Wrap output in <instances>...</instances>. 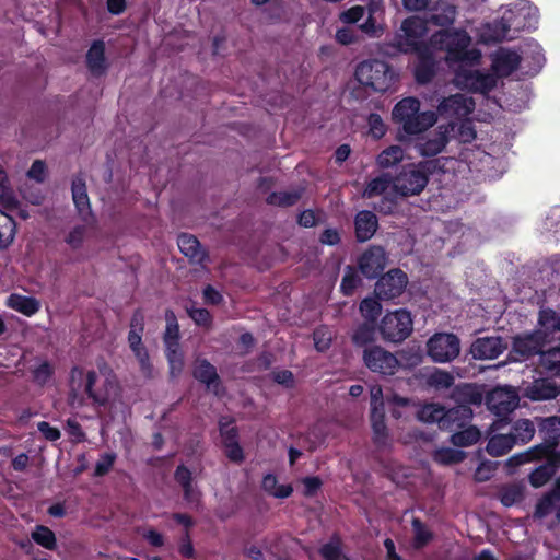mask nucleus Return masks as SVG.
<instances>
[{
  "label": "nucleus",
  "instance_id": "obj_44",
  "mask_svg": "<svg viewBox=\"0 0 560 560\" xmlns=\"http://www.w3.org/2000/svg\"><path fill=\"white\" fill-rule=\"evenodd\" d=\"M360 30L370 37H381L386 26L380 16L368 15V19L359 26Z\"/></svg>",
  "mask_w": 560,
  "mask_h": 560
},
{
  "label": "nucleus",
  "instance_id": "obj_13",
  "mask_svg": "<svg viewBox=\"0 0 560 560\" xmlns=\"http://www.w3.org/2000/svg\"><path fill=\"white\" fill-rule=\"evenodd\" d=\"M164 342L171 375L175 377L183 371L184 358L178 343V325L173 313H166Z\"/></svg>",
  "mask_w": 560,
  "mask_h": 560
},
{
  "label": "nucleus",
  "instance_id": "obj_32",
  "mask_svg": "<svg viewBox=\"0 0 560 560\" xmlns=\"http://www.w3.org/2000/svg\"><path fill=\"white\" fill-rule=\"evenodd\" d=\"M515 440L511 434H494L490 438L487 452L492 456H502L514 446Z\"/></svg>",
  "mask_w": 560,
  "mask_h": 560
},
{
  "label": "nucleus",
  "instance_id": "obj_62",
  "mask_svg": "<svg viewBox=\"0 0 560 560\" xmlns=\"http://www.w3.org/2000/svg\"><path fill=\"white\" fill-rule=\"evenodd\" d=\"M27 176L36 182H43L46 177V165L44 162L35 161L27 172Z\"/></svg>",
  "mask_w": 560,
  "mask_h": 560
},
{
  "label": "nucleus",
  "instance_id": "obj_34",
  "mask_svg": "<svg viewBox=\"0 0 560 560\" xmlns=\"http://www.w3.org/2000/svg\"><path fill=\"white\" fill-rule=\"evenodd\" d=\"M83 223L77 224L73 228L69 230L65 237V242L71 247V248H79L84 240L88 236L89 229L94 223V218L90 217V221L86 222V220H82Z\"/></svg>",
  "mask_w": 560,
  "mask_h": 560
},
{
  "label": "nucleus",
  "instance_id": "obj_30",
  "mask_svg": "<svg viewBox=\"0 0 560 560\" xmlns=\"http://www.w3.org/2000/svg\"><path fill=\"white\" fill-rule=\"evenodd\" d=\"M178 248L179 250L195 262H201L205 258V253L198 242V240L189 234H182L178 236Z\"/></svg>",
  "mask_w": 560,
  "mask_h": 560
},
{
  "label": "nucleus",
  "instance_id": "obj_37",
  "mask_svg": "<svg viewBox=\"0 0 560 560\" xmlns=\"http://www.w3.org/2000/svg\"><path fill=\"white\" fill-rule=\"evenodd\" d=\"M462 429L463 430L455 432L451 438V442L455 446L467 447L479 441L481 433L476 427L470 425Z\"/></svg>",
  "mask_w": 560,
  "mask_h": 560
},
{
  "label": "nucleus",
  "instance_id": "obj_50",
  "mask_svg": "<svg viewBox=\"0 0 560 560\" xmlns=\"http://www.w3.org/2000/svg\"><path fill=\"white\" fill-rule=\"evenodd\" d=\"M453 381V376L442 370H434L428 377V384L435 388H448Z\"/></svg>",
  "mask_w": 560,
  "mask_h": 560
},
{
  "label": "nucleus",
  "instance_id": "obj_48",
  "mask_svg": "<svg viewBox=\"0 0 560 560\" xmlns=\"http://www.w3.org/2000/svg\"><path fill=\"white\" fill-rule=\"evenodd\" d=\"M523 498V488L517 485H511L502 488L500 492V500L503 505L511 506Z\"/></svg>",
  "mask_w": 560,
  "mask_h": 560
},
{
  "label": "nucleus",
  "instance_id": "obj_38",
  "mask_svg": "<svg viewBox=\"0 0 560 560\" xmlns=\"http://www.w3.org/2000/svg\"><path fill=\"white\" fill-rule=\"evenodd\" d=\"M371 422L374 434V441L383 445L387 441V428L385 424V412L381 411H371Z\"/></svg>",
  "mask_w": 560,
  "mask_h": 560
},
{
  "label": "nucleus",
  "instance_id": "obj_22",
  "mask_svg": "<svg viewBox=\"0 0 560 560\" xmlns=\"http://www.w3.org/2000/svg\"><path fill=\"white\" fill-rule=\"evenodd\" d=\"M72 198L77 207L79 214L82 220L90 221V217H93L90 207V199L86 192V186L81 177H77L72 182Z\"/></svg>",
  "mask_w": 560,
  "mask_h": 560
},
{
  "label": "nucleus",
  "instance_id": "obj_10",
  "mask_svg": "<svg viewBox=\"0 0 560 560\" xmlns=\"http://www.w3.org/2000/svg\"><path fill=\"white\" fill-rule=\"evenodd\" d=\"M413 330V319L407 310H396L387 313L380 325V331L385 340L401 342Z\"/></svg>",
  "mask_w": 560,
  "mask_h": 560
},
{
  "label": "nucleus",
  "instance_id": "obj_45",
  "mask_svg": "<svg viewBox=\"0 0 560 560\" xmlns=\"http://www.w3.org/2000/svg\"><path fill=\"white\" fill-rule=\"evenodd\" d=\"M0 203L7 208H14L16 199L9 186L7 173L0 167Z\"/></svg>",
  "mask_w": 560,
  "mask_h": 560
},
{
  "label": "nucleus",
  "instance_id": "obj_4",
  "mask_svg": "<svg viewBox=\"0 0 560 560\" xmlns=\"http://www.w3.org/2000/svg\"><path fill=\"white\" fill-rule=\"evenodd\" d=\"M84 386V392L95 406H108L118 396V384L115 377L105 371L83 373L79 369L71 371L69 404L72 408L83 405L78 390Z\"/></svg>",
  "mask_w": 560,
  "mask_h": 560
},
{
  "label": "nucleus",
  "instance_id": "obj_51",
  "mask_svg": "<svg viewBox=\"0 0 560 560\" xmlns=\"http://www.w3.org/2000/svg\"><path fill=\"white\" fill-rule=\"evenodd\" d=\"M314 346L318 351H325L329 348L332 340V332L327 327H319L314 331Z\"/></svg>",
  "mask_w": 560,
  "mask_h": 560
},
{
  "label": "nucleus",
  "instance_id": "obj_31",
  "mask_svg": "<svg viewBox=\"0 0 560 560\" xmlns=\"http://www.w3.org/2000/svg\"><path fill=\"white\" fill-rule=\"evenodd\" d=\"M262 489L271 497L285 499L291 495L293 488L289 483H280L278 478L268 474L262 479Z\"/></svg>",
  "mask_w": 560,
  "mask_h": 560
},
{
  "label": "nucleus",
  "instance_id": "obj_61",
  "mask_svg": "<svg viewBox=\"0 0 560 560\" xmlns=\"http://www.w3.org/2000/svg\"><path fill=\"white\" fill-rule=\"evenodd\" d=\"M371 411L384 410L383 389L380 385H374L370 389Z\"/></svg>",
  "mask_w": 560,
  "mask_h": 560
},
{
  "label": "nucleus",
  "instance_id": "obj_14",
  "mask_svg": "<svg viewBox=\"0 0 560 560\" xmlns=\"http://www.w3.org/2000/svg\"><path fill=\"white\" fill-rule=\"evenodd\" d=\"M376 196H383L384 198L381 210L389 212L392 206L387 205V202L392 203L394 199L398 197L396 180H394L390 175L382 174L368 183L363 190V197L373 198Z\"/></svg>",
  "mask_w": 560,
  "mask_h": 560
},
{
  "label": "nucleus",
  "instance_id": "obj_29",
  "mask_svg": "<svg viewBox=\"0 0 560 560\" xmlns=\"http://www.w3.org/2000/svg\"><path fill=\"white\" fill-rule=\"evenodd\" d=\"M89 69L95 74H102L106 69L105 44L96 40L90 47L86 54Z\"/></svg>",
  "mask_w": 560,
  "mask_h": 560
},
{
  "label": "nucleus",
  "instance_id": "obj_12",
  "mask_svg": "<svg viewBox=\"0 0 560 560\" xmlns=\"http://www.w3.org/2000/svg\"><path fill=\"white\" fill-rule=\"evenodd\" d=\"M362 359L370 371L382 375H394L400 366L394 353L376 345L366 347Z\"/></svg>",
  "mask_w": 560,
  "mask_h": 560
},
{
  "label": "nucleus",
  "instance_id": "obj_26",
  "mask_svg": "<svg viewBox=\"0 0 560 560\" xmlns=\"http://www.w3.org/2000/svg\"><path fill=\"white\" fill-rule=\"evenodd\" d=\"M553 511L556 512L557 518L560 520V480L558 481L556 489L538 502L535 510V516L542 518Z\"/></svg>",
  "mask_w": 560,
  "mask_h": 560
},
{
  "label": "nucleus",
  "instance_id": "obj_27",
  "mask_svg": "<svg viewBox=\"0 0 560 560\" xmlns=\"http://www.w3.org/2000/svg\"><path fill=\"white\" fill-rule=\"evenodd\" d=\"M526 397L532 400H545L555 398L558 395V388L546 380H537L524 389Z\"/></svg>",
  "mask_w": 560,
  "mask_h": 560
},
{
  "label": "nucleus",
  "instance_id": "obj_11",
  "mask_svg": "<svg viewBox=\"0 0 560 560\" xmlns=\"http://www.w3.org/2000/svg\"><path fill=\"white\" fill-rule=\"evenodd\" d=\"M460 352L458 337L451 332H438L427 341V354L433 362L448 363L455 360Z\"/></svg>",
  "mask_w": 560,
  "mask_h": 560
},
{
  "label": "nucleus",
  "instance_id": "obj_28",
  "mask_svg": "<svg viewBox=\"0 0 560 560\" xmlns=\"http://www.w3.org/2000/svg\"><path fill=\"white\" fill-rule=\"evenodd\" d=\"M195 377L205 383L207 387L213 390L215 394L218 393V374L213 365H211L206 360H197L194 369Z\"/></svg>",
  "mask_w": 560,
  "mask_h": 560
},
{
  "label": "nucleus",
  "instance_id": "obj_47",
  "mask_svg": "<svg viewBox=\"0 0 560 560\" xmlns=\"http://www.w3.org/2000/svg\"><path fill=\"white\" fill-rule=\"evenodd\" d=\"M225 434L224 443H225V452L228 457L231 460L240 462L243 458V452L240 445L235 442V433L234 429L228 430L226 432H222Z\"/></svg>",
  "mask_w": 560,
  "mask_h": 560
},
{
  "label": "nucleus",
  "instance_id": "obj_40",
  "mask_svg": "<svg viewBox=\"0 0 560 560\" xmlns=\"http://www.w3.org/2000/svg\"><path fill=\"white\" fill-rule=\"evenodd\" d=\"M535 434V427L532 421L527 419L518 420L513 425L512 438L515 443H526L532 440Z\"/></svg>",
  "mask_w": 560,
  "mask_h": 560
},
{
  "label": "nucleus",
  "instance_id": "obj_24",
  "mask_svg": "<svg viewBox=\"0 0 560 560\" xmlns=\"http://www.w3.org/2000/svg\"><path fill=\"white\" fill-rule=\"evenodd\" d=\"M472 417V411L469 407L460 405L453 409L445 411L443 429L455 430L464 428Z\"/></svg>",
  "mask_w": 560,
  "mask_h": 560
},
{
  "label": "nucleus",
  "instance_id": "obj_9",
  "mask_svg": "<svg viewBox=\"0 0 560 560\" xmlns=\"http://www.w3.org/2000/svg\"><path fill=\"white\" fill-rule=\"evenodd\" d=\"M448 160H434L410 165L395 180L398 196L417 195L425 187L428 183L427 172L436 168H443ZM452 162V160H450Z\"/></svg>",
  "mask_w": 560,
  "mask_h": 560
},
{
  "label": "nucleus",
  "instance_id": "obj_54",
  "mask_svg": "<svg viewBox=\"0 0 560 560\" xmlns=\"http://www.w3.org/2000/svg\"><path fill=\"white\" fill-rule=\"evenodd\" d=\"M412 530H413V534H415V546L418 547V548H420V547L424 546L425 544H428L431 540V538H432L431 533L418 520H413V522H412Z\"/></svg>",
  "mask_w": 560,
  "mask_h": 560
},
{
  "label": "nucleus",
  "instance_id": "obj_20",
  "mask_svg": "<svg viewBox=\"0 0 560 560\" xmlns=\"http://www.w3.org/2000/svg\"><path fill=\"white\" fill-rule=\"evenodd\" d=\"M448 131L450 126H439L434 133L418 141L417 149L419 153L423 156L439 154L447 143Z\"/></svg>",
  "mask_w": 560,
  "mask_h": 560
},
{
  "label": "nucleus",
  "instance_id": "obj_63",
  "mask_svg": "<svg viewBox=\"0 0 560 560\" xmlns=\"http://www.w3.org/2000/svg\"><path fill=\"white\" fill-rule=\"evenodd\" d=\"M322 481L318 477H306L302 480V492L304 495L311 497L320 488Z\"/></svg>",
  "mask_w": 560,
  "mask_h": 560
},
{
  "label": "nucleus",
  "instance_id": "obj_6",
  "mask_svg": "<svg viewBox=\"0 0 560 560\" xmlns=\"http://www.w3.org/2000/svg\"><path fill=\"white\" fill-rule=\"evenodd\" d=\"M392 118L406 135H419L435 125L438 114L433 110L420 112L419 100L405 97L394 106Z\"/></svg>",
  "mask_w": 560,
  "mask_h": 560
},
{
  "label": "nucleus",
  "instance_id": "obj_59",
  "mask_svg": "<svg viewBox=\"0 0 560 560\" xmlns=\"http://www.w3.org/2000/svg\"><path fill=\"white\" fill-rule=\"evenodd\" d=\"M52 374V368L47 362H40L34 370L33 375L34 380L38 384H45L50 378Z\"/></svg>",
  "mask_w": 560,
  "mask_h": 560
},
{
  "label": "nucleus",
  "instance_id": "obj_36",
  "mask_svg": "<svg viewBox=\"0 0 560 560\" xmlns=\"http://www.w3.org/2000/svg\"><path fill=\"white\" fill-rule=\"evenodd\" d=\"M417 417L422 422H438L440 427L443 429L445 410L442 406L438 404H427L418 410Z\"/></svg>",
  "mask_w": 560,
  "mask_h": 560
},
{
  "label": "nucleus",
  "instance_id": "obj_53",
  "mask_svg": "<svg viewBox=\"0 0 560 560\" xmlns=\"http://www.w3.org/2000/svg\"><path fill=\"white\" fill-rule=\"evenodd\" d=\"M366 10L362 5H354L339 14V20L345 24H354L363 19Z\"/></svg>",
  "mask_w": 560,
  "mask_h": 560
},
{
  "label": "nucleus",
  "instance_id": "obj_23",
  "mask_svg": "<svg viewBox=\"0 0 560 560\" xmlns=\"http://www.w3.org/2000/svg\"><path fill=\"white\" fill-rule=\"evenodd\" d=\"M355 234L360 242L370 240L376 229L377 219L376 215L371 211H361L355 217Z\"/></svg>",
  "mask_w": 560,
  "mask_h": 560
},
{
  "label": "nucleus",
  "instance_id": "obj_17",
  "mask_svg": "<svg viewBox=\"0 0 560 560\" xmlns=\"http://www.w3.org/2000/svg\"><path fill=\"white\" fill-rule=\"evenodd\" d=\"M407 283V275L399 269H393L376 282L375 292L381 299H393L404 292Z\"/></svg>",
  "mask_w": 560,
  "mask_h": 560
},
{
  "label": "nucleus",
  "instance_id": "obj_7",
  "mask_svg": "<svg viewBox=\"0 0 560 560\" xmlns=\"http://www.w3.org/2000/svg\"><path fill=\"white\" fill-rule=\"evenodd\" d=\"M355 78L360 84L376 92H386L396 80L390 66L377 59L359 63L355 69Z\"/></svg>",
  "mask_w": 560,
  "mask_h": 560
},
{
  "label": "nucleus",
  "instance_id": "obj_21",
  "mask_svg": "<svg viewBox=\"0 0 560 560\" xmlns=\"http://www.w3.org/2000/svg\"><path fill=\"white\" fill-rule=\"evenodd\" d=\"M5 305L27 317L35 315L42 306L37 299L19 293H11L5 300Z\"/></svg>",
  "mask_w": 560,
  "mask_h": 560
},
{
  "label": "nucleus",
  "instance_id": "obj_15",
  "mask_svg": "<svg viewBox=\"0 0 560 560\" xmlns=\"http://www.w3.org/2000/svg\"><path fill=\"white\" fill-rule=\"evenodd\" d=\"M518 405V395L513 387L499 386L487 396V406L495 415L513 411Z\"/></svg>",
  "mask_w": 560,
  "mask_h": 560
},
{
  "label": "nucleus",
  "instance_id": "obj_57",
  "mask_svg": "<svg viewBox=\"0 0 560 560\" xmlns=\"http://www.w3.org/2000/svg\"><path fill=\"white\" fill-rule=\"evenodd\" d=\"M358 34L350 27H341L336 31L335 39L341 45H351L358 42Z\"/></svg>",
  "mask_w": 560,
  "mask_h": 560
},
{
  "label": "nucleus",
  "instance_id": "obj_2",
  "mask_svg": "<svg viewBox=\"0 0 560 560\" xmlns=\"http://www.w3.org/2000/svg\"><path fill=\"white\" fill-rule=\"evenodd\" d=\"M454 31L438 32L430 37L429 42H425L427 22L418 16H411L402 21L390 46L399 52L417 54L418 63L415 68V77L419 83H427L438 70L439 62L434 57V51L441 50L446 54L442 43H433V38L439 34H452ZM444 58L446 59V56Z\"/></svg>",
  "mask_w": 560,
  "mask_h": 560
},
{
  "label": "nucleus",
  "instance_id": "obj_19",
  "mask_svg": "<svg viewBox=\"0 0 560 560\" xmlns=\"http://www.w3.org/2000/svg\"><path fill=\"white\" fill-rule=\"evenodd\" d=\"M386 265V255L382 247L369 248L360 258L359 267L366 278H375Z\"/></svg>",
  "mask_w": 560,
  "mask_h": 560
},
{
  "label": "nucleus",
  "instance_id": "obj_33",
  "mask_svg": "<svg viewBox=\"0 0 560 560\" xmlns=\"http://www.w3.org/2000/svg\"><path fill=\"white\" fill-rule=\"evenodd\" d=\"M128 342L130 349L138 359L142 371L148 373L150 371L149 355L147 350L142 346L140 332L131 329L128 335Z\"/></svg>",
  "mask_w": 560,
  "mask_h": 560
},
{
  "label": "nucleus",
  "instance_id": "obj_64",
  "mask_svg": "<svg viewBox=\"0 0 560 560\" xmlns=\"http://www.w3.org/2000/svg\"><path fill=\"white\" fill-rule=\"evenodd\" d=\"M141 536L153 547H162L165 541L163 534L153 528L144 529Z\"/></svg>",
  "mask_w": 560,
  "mask_h": 560
},
{
  "label": "nucleus",
  "instance_id": "obj_49",
  "mask_svg": "<svg viewBox=\"0 0 560 560\" xmlns=\"http://www.w3.org/2000/svg\"><path fill=\"white\" fill-rule=\"evenodd\" d=\"M300 192L298 191H279L271 194L267 201L276 206H291L298 201Z\"/></svg>",
  "mask_w": 560,
  "mask_h": 560
},
{
  "label": "nucleus",
  "instance_id": "obj_16",
  "mask_svg": "<svg viewBox=\"0 0 560 560\" xmlns=\"http://www.w3.org/2000/svg\"><path fill=\"white\" fill-rule=\"evenodd\" d=\"M474 107L472 97L458 93L443 98L439 104L438 112L447 118L460 119L471 114Z\"/></svg>",
  "mask_w": 560,
  "mask_h": 560
},
{
  "label": "nucleus",
  "instance_id": "obj_1",
  "mask_svg": "<svg viewBox=\"0 0 560 560\" xmlns=\"http://www.w3.org/2000/svg\"><path fill=\"white\" fill-rule=\"evenodd\" d=\"M433 43H442L446 50V63L454 73L453 84L483 95L495 89L500 80L515 71L521 62L516 51L500 48L491 55L492 73L472 70L481 60V51L471 46V37L464 30L439 34Z\"/></svg>",
  "mask_w": 560,
  "mask_h": 560
},
{
  "label": "nucleus",
  "instance_id": "obj_52",
  "mask_svg": "<svg viewBox=\"0 0 560 560\" xmlns=\"http://www.w3.org/2000/svg\"><path fill=\"white\" fill-rule=\"evenodd\" d=\"M374 327L373 323L364 324L360 326L353 334V342L359 346H364L374 339Z\"/></svg>",
  "mask_w": 560,
  "mask_h": 560
},
{
  "label": "nucleus",
  "instance_id": "obj_56",
  "mask_svg": "<svg viewBox=\"0 0 560 560\" xmlns=\"http://www.w3.org/2000/svg\"><path fill=\"white\" fill-rule=\"evenodd\" d=\"M369 132L375 139L382 138L386 133V125L377 114H371L369 119Z\"/></svg>",
  "mask_w": 560,
  "mask_h": 560
},
{
  "label": "nucleus",
  "instance_id": "obj_39",
  "mask_svg": "<svg viewBox=\"0 0 560 560\" xmlns=\"http://www.w3.org/2000/svg\"><path fill=\"white\" fill-rule=\"evenodd\" d=\"M175 478L182 485L186 500L191 503L197 502L198 492L191 486L190 471L187 468L180 466L177 468V470L175 472Z\"/></svg>",
  "mask_w": 560,
  "mask_h": 560
},
{
  "label": "nucleus",
  "instance_id": "obj_60",
  "mask_svg": "<svg viewBox=\"0 0 560 560\" xmlns=\"http://www.w3.org/2000/svg\"><path fill=\"white\" fill-rule=\"evenodd\" d=\"M115 462V454L113 453H105L101 456V458L97 460L95 466V475L103 476L109 471L113 464Z\"/></svg>",
  "mask_w": 560,
  "mask_h": 560
},
{
  "label": "nucleus",
  "instance_id": "obj_46",
  "mask_svg": "<svg viewBox=\"0 0 560 560\" xmlns=\"http://www.w3.org/2000/svg\"><path fill=\"white\" fill-rule=\"evenodd\" d=\"M382 306L375 299H364L360 304V312L362 316L369 322L374 323L381 314Z\"/></svg>",
  "mask_w": 560,
  "mask_h": 560
},
{
  "label": "nucleus",
  "instance_id": "obj_18",
  "mask_svg": "<svg viewBox=\"0 0 560 560\" xmlns=\"http://www.w3.org/2000/svg\"><path fill=\"white\" fill-rule=\"evenodd\" d=\"M506 345L500 337H483L478 338L470 348V352L475 359L492 360L499 357Z\"/></svg>",
  "mask_w": 560,
  "mask_h": 560
},
{
  "label": "nucleus",
  "instance_id": "obj_55",
  "mask_svg": "<svg viewBox=\"0 0 560 560\" xmlns=\"http://www.w3.org/2000/svg\"><path fill=\"white\" fill-rule=\"evenodd\" d=\"M320 553L325 560H347L340 550V544L338 540H331L324 545L320 549Z\"/></svg>",
  "mask_w": 560,
  "mask_h": 560
},
{
  "label": "nucleus",
  "instance_id": "obj_35",
  "mask_svg": "<svg viewBox=\"0 0 560 560\" xmlns=\"http://www.w3.org/2000/svg\"><path fill=\"white\" fill-rule=\"evenodd\" d=\"M405 158V151L399 145H390L383 150L376 158V163L382 168H389L400 163Z\"/></svg>",
  "mask_w": 560,
  "mask_h": 560
},
{
  "label": "nucleus",
  "instance_id": "obj_41",
  "mask_svg": "<svg viewBox=\"0 0 560 560\" xmlns=\"http://www.w3.org/2000/svg\"><path fill=\"white\" fill-rule=\"evenodd\" d=\"M15 223L13 219L0 210V246H8L14 237Z\"/></svg>",
  "mask_w": 560,
  "mask_h": 560
},
{
  "label": "nucleus",
  "instance_id": "obj_58",
  "mask_svg": "<svg viewBox=\"0 0 560 560\" xmlns=\"http://www.w3.org/2000/svg\"><path fill=\"white\" fill-rule=\"evenodd\" d=\"M359 282H360V279L357 276V273L352 269H349L342 278V282H341L342 292L347 295L351 294L353 292V290L357 288Z\"/></svg>",
  "mask_w": 560,
  "mask_h": 560
},
{
  "label": "nucleus",
  "instance_id": "obj_25",
  "mask_svg": "<svg viewBox=\"0 0 560 560\" xmlns=\"http://www.w3.org/2000/svg\"><path fill=\"white\" fill-rule=\"evenodd\" d=\"M456 19L455 5L440 1L430 10V21L438 26H450Z\"/></svg>",
  "mask_w": 560,
  "mask_h": 560
},
{
  "label": "nucleus",
  "instance_id": "obj_3",
  "mask_svg": "<svg viewBox=\"0 0 560 560\" xmlns=\"http://www.w3.org/2000/svg\"><path fill=\"white\" fill-rule=\"evenodd\" d=\"M536 332L514 338L512 357L520 361L533 353H539V362L551 374L560 373V315L552 310L539 314Z\"/></svg>",
  "mask_w": 560,
  "mask_h": 560
},
{
  "label": "nucleus",
  "instance_id": "obj_5",
  "mask_svg": "<svg viewBox=\"0 0 560 560\" xmlns=\"http://www.w3.org/2000/svg\"><path fill=\"white\" fill-rule=\"evenodd\" d=\"M538 12L527 1H521L515 10L504 8L500 24H485L479 30V39L482 43L498 42L502 39H512L514 36L511 31L517 32L525 28L536 27Z\"/></svg>",
  "mask_w": 560,
  "mask_h": 560
},
{
  "label": "nucleus",
  "instance_id": "obj_42",
  "mask_svg": "<svg viewBox=\"0 0 560 560\" xmlns=\"http://www.w3.org/2000/svg\"><path fill=\"white\" fill-rule=\"evenodd\" d=\"M433 458L439 464L451 465L462 462L465 458V453L451 447H441L434 452Z\"/></svg>",
  "mask_w": 560,
  "mask_h": 560
},
{
  "label": "nucleus",
  "instance_id": "obj_8",
  "mask_svg": "<svg viewBox=\"0 0 560 560\" xmlns=\"http://www.w3.org/2000/svg\"><path fill=\"white\" fill-rule=\"evenodd\" d=\"M535 458H546L548 460L547 465L540 466L535 469L530 475V483L539 488L547 483V481L551 478L555 472V466L560 464L559 454L556 451L555 443H548L546 445H541L533 448L532 451L516 455L510 458V463L515 462L516 465L530 462Z\"/></svg>",
  "mask_w": 560,
  "mask_h": 560
},
{
  "label": "nucleus",
  "instance_id": "obj_43",
  "mask_svg": "<svg viewBox=\"0 0 560 560\" xmlns=\"http://www.w3.org/2000/svg\"><path fill=\"white\" fill-rule=\"evenodd\" d=\"M32 538L36 544L48 550L56 548V536L54 532L46 526H37L32 533Z\"/></svg>",
  "mask_w": 560,
  "mask_h": 560
}]
</instances>
